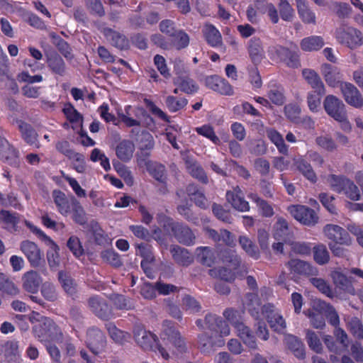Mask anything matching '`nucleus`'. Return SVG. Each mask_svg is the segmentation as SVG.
Here are the masks:
<instances>
[{"label":"nucleus","instance_id":"nucleus-1","mask_svg":"<svg viewBox=\"0 0 363 363\" xmlns=\"http://www.w3.org/2000/svg\"><path fill=\"white\" fill-rule=\"evenodd\" d=\"M244 305L255 320H259L260 314H262L274 331L283 333L285 330L286 322L280 311L271 303L261 306V301L257 293H247L245 295Z\"/></svg>","mask_w":363,"mask_h":363},{"label":"nucleus","instance_id":"nucleus-2","mask_svg":"<svg viewBox=\"0 0 363 363\" xmlns=\"http://www.w3.org/2000/svg\"><path fill=\"white\" fill-rule=\"evenodd\" d=\"M52 198L57 211L62 216L70 215L73 221L79 225L86 222V213L80 202L74 196H66L60 190L52 192Z\"/></svg>","mask_w":363,"mask_h":363},{"label":"nucleus","instance_id":"nucleus-3","mask_svg":"<svg viewBox=\"0 0 363 363\" xmlns=\"http://www.w3.org/2000/svg\"><path fill=\"white\" fill-rule=\"evenodd\" d=\"M306 82L313 89L307 94L306 102L309 111L318 113L320 109L321 98L326 93L325 85L318 74L311 69H303L302 72Z\"/></svg>","mask_w":363,"mask_h":363},{"label":"nucleus","instance_id":"nucleus-4","mask_svg":"<svg viewBox=\"0 0 363 363\" xmlns=\"http://www.w3.org/2000/svg\"><path fill=\"white\" fill-rule=\"evenodd\" d=\"M270 58L273 60H279L290 68L301 67L300 51L298 46L293 43L289 47L281 45L271 46L268 49Z\"/></svg>","mask_w":363,"mask_h":363},{"label":"nucleus","instance_id":"nucleus-5","mask_svg":"<svg viewBox=\"0 0 363 363\" xmlns=\"http://www.w3.org/2000/svg\"><path fill=\"white\" fill-rule=\"evenodd\" d=\"M33 333L38 340L43 343L47 342H62L63 333L61 328L51 318L41 317L33 326Z\"/></svg>","mask_w":363,"mask_h":363},{"label":"nucleus","instance_id":"nucleus-6","mask_svg":"<svg viewBox=\"0 0 363 363\" xmlns=\"http://www.w3.org/2000/svg\"><path fill=\"white\" fill-rule=\"evenodd\" d=\"M323 108L330 118L340 123L342 130L349 131L352 129L347 118L346 106L341 99L333 94H329L323 101Z\"/></svg>","mask_w":363,"mask_h":363},{"label":"nucleus","instance_id":"nucleus-7","mask_svg":"<svg viewBox=\"0 0 363 363\" xmlns=\"http://www.w3.org/2000/svg\"><path fill=\"white\" fill-rule=\"evenodd\" d=\"M133 333L135 342L143 350H149L158 352L166 361L170 359L169 353L167 349L161 345L155 335L140 328L135 329Z\"/></svg>","mask_w":363,"mask_h":363},{"label":"nucleus","instance_id":"nucleus-8","mask_svg":"<svg viewBox=\"0 0 363 363\" xmlns=\"http://www.w3.org/2000/svg\"><path fill=\"white\" fill-rule=\"evenodd\" d=\"M329 181L333 191L345 194L352 201H358L361 198L359 189L352 180L346 177L330 174Z\"/></svg>","mask_w":363,"mask_h":363},{"label":"nucleus","instance_id":"nucleus-9","mask_svg":"<svg viewBox=\"0 0 363 363\" xmlns=\"http://www.w3.org/2000/svg\"><path fill=\"white\" fill-rule=\"evenodd\" d=\"M335 38L343 45L354 49L363 43L362 33L353 27L340 28L335 30Z\"/></svg>","mask_w":363,"mask_h":363},{"label":"nucleus","instance_id":"nucleus-10","mask_svg":"<svg viewBox=\"0 0 363 363\" xmlns=\"http://www.w3.org/2000/svg\"><path fill=\"white\" fill-rule=\"evenodd\" d=\"M86 346L94 355L101 354L107 345L106 337L104 333L96 326H91L86 330Z\"/></svg>","mask_w":363,"mask_h":363},{"label":"nucleus","instance_id":"nucleus-11","mask_svg":"<svg viewBox=\"0 0 363 363\" xmlns=\"http://www.w3.org/2000/svg\"><path fill=\"white\" fill-rule=\"evenodd\" d=\"M124 113L118 114L121 122L127 127L140 126L143 118H150L149 114L143 106H132L126 105L124 107Z\"/></svg>","mask_w":363,"mask_h":363},{"label":"nucleus","instance_id":"nucleus-12","mask_svg":"<svg viewBox=\"0 0 363 363\" xmlns=\"http://www.w3.org/2000/svg\"><path fill=\"white\" fill-rule=\"evenodd\" d=\"M160 337L164 342H170L181 354L186 351V343L179 333L176 330L172 321L168 320L163 321Z\"/></svg>","mask_w":363,"mask_h":363},{"label":"nucleus","instance_id":"nucleus-13","mask_svg":"<svg viewBox=\"0 0 363 363\" xmlns=\"http://www.w3.org/2000/svg\"><path fill=\"white\" fill-rule=\"evenodd\" d=\"M292 216L305 225L311 226L318 223V217L315 211L304 205H291L288 207Z\"/></svg>","mask_w":363,"mask_h":363},{"label":"nucleus","instance_id":"nucleus-14","mask_svg":"<svg viewBox=\"0 0 363 363\" xmlns=\"http://www.w3.org/2000/svg\"><path fill=\"white\" fill-rule=\"evenodd\" d=\"M205 86L216 93L224 96L233 94V88L225 78L218 74L208 75L203 79Z\"/></svg>","mask_w":363,"mask_h":363},{"label":"nucleus","instance_id":"nucleus-15","mask_svg":"<svg viewBox=\"0 0 363 363\" xmlns=\"http://www.w3.org/2000/svg\"><path fill=\"white\" fill-rule=\"evenodd\" d=\"M205 329L219 335L220 337L230 334V328L226 320L216 314H206L204 319Z\"/></svg>","mask_w":363,"mask_h":363},{"label":"nucleus","instance_id":"nucleus-16","mask_svg":"<svg viewBox=\"0 0 363 363\" xmlns=\"http://www.w3.org/2000/svg\"><path fill=\"white\" fill-rule=\"evenodd\" d=\"M340 89L345 101L354 107L361 108L363 106V98L359 90L352 84L349 82H341Z\"/></svg>","mask_w":363,"mask_h":363},{"label":"nucleus","instance_id":"nucleus-17","mask_svg":"<svg viewBox=\"0 0 363 363\" xmlns=\"http://www.w3.org/2000/svg\"><path fill=\"white\" fill-rule=\"evenodd\" d=\"M89 306L92 313L101 319L108 320L112 316V310L106 301L98 296L89 298Z\"/></svg>","mask_w":363,"mask_h":363},{"label":"nucleus","instance_id":"nucleus-18","mask_svg":"<svg viewBox=\"0 0 363 363\" xmlns=\"http://www.w3.org/2000/svg\"><path fill=\"white\" fill-rule=\"evenodd\" d=\"M173 233L174 238L182 245L190 247L196 242V235L193 230L187 225L178 223Z\"/></svg>","mask_w":363,"mask_h":363},{"label":"nucleus","instance_id":"nucleus-19","mask_svg":"<svg viewBox=\"0 0 363 363\" xmlns=\"http://www.w3.org/2000/svg\"><path fill=\"white\" fill-rule=\"evenodd\" d=\"M286 265L292 274L301 276H316L318 272L315 267L299 259H291L287 262Z\"/></svg>","mask_w":363,"mask_h":363},{"label":"nucleus","instance_id":"nucleus-20","mask_svg":"<svg viewBox=\"0 0 363 363\" xmlns=\"http://www.w3.org/2000/svg\"><path fill=\"white\" fill-rule=\"evenodd\" d=\"M225 199L233 208L239 211L245 212L250 209V203L245 199L239 186L234 187L233 191H228L225 194Z\"/></svg>","mask_w":363,"mask_h":363},{"label":"nucleus","instance_id":"nucleus-21","mask_svg":"<svg viewBox=\"0 0 363 363\" xmlns=\"http://www.w3.org/2000/svg\"><path fill=\"white\" fill-rule=\"evenodd\" d=\"M46 64L50 72L55 74L63 76L66 74V63L62 57L55 50L45 52Z\"/></svg>","mask_w":363,"mask_h":363},{"label":"nucleus","instance_id":"nucleus-22","mask_svg":"<svg viewBox=\"0 0 363 363\" xmlns=\"http://www.w3.org/2000/svg\"><path fill=\"white\" fill-rule=\"evenodd\" d=\"M325 235L334 242L339 245H350L351 239L349 233L342 227L328 224L323 229Z\"/></svg>","mask_w":363,"mask_h":363},{"label":"nucleus","instance_id":"nucleus-23","mask_svg":"<svg viewBox=\"0 0 363 363\" xmlns=\"http://www.w3.org/2000/svg\"><path fill=\"white\" fill-rule=\"evenodd\" d=\"M33 232L37 235V236L45 242V243L50 247V248L55 251V252H52V254H50V252L47 253V258L48 263L50 267H55L58 265L59 264V247L58 245L54 242V240L49 236H48L43 231L40 230L39 228H35L33 230Z\"/></svg>","mask_w":363,"mask_h":363},{"label":"nucleus","instance_id":"nucleus-24","mask_svg":"<svg viewBox=\"0 0 363 363\" xmlns=\"http://www.w3.org/2000/svg\"><path fill=\"white\" fill-rule=\"evenodd\" d=\"M0 158L4 162L14 167L19 166L16 150L10 145L9 142L0 136Z\"/></svg>","mask_w":363,"mask_h":363},{"label":"nucleus","instance_id":"nucleus-25","mask_svg":"<svg viewBox=\"0 0 363 363\" xmlns=\"http://www.w3.org/2000/svg\"><path fill=\"white\" fill-rule=\"evenodd\" d=\"M24 255L34 267H39L44 260L43 254L34 242L24 240Z\"/></svg>","mask_w":363,"mask_h":363},{"label":"nucleus","instance_id":"nucleus-26","mask_svg":"<svg viewBox=\"0 0 363 363\" xmlns=\"http://www.w3.org/2000/svg\"><path fill=\"white\" fill-rule=\"evenodd\" d=\"M135 146L129 140H122L116 146V154L122 162H129L133 156Z\"/></svg>","mask_w":363,"mask_h":363},{"label":"nucleus","instance_id":"nucleus-27","mask_svg":"<svg viewBox=\"0 0 363 363\" xmlns=\"http://www.w3.org/2000/svg\"><path fill=\"white\" fill-rule=\"evenodd\" d=\"M173 83L179 89V91L186 94H194L199 90L197 82L190 77L189 74L179 78H174Z\"/></svg>","mask_w":363,"mask_h":363},{"label":"nucleus","instance_id":"nucleus-28","mask_svg":"<svg viewBox=\"0 0 363 363\" xmlns=\"http://www.w3.org/2000/svg\"><path fill=\"white\" fill-rule=\"evenodd\" d=\"M202 32L205 40L210 46L217 48L223 45L222 35L213 24H206Z\"/></svg>","mask_w":363,"mask_h":363},{"label":"nucleus","instance_id":"nucleus-29","mask_svg":"<svg viewBox=\"0 0 363 363\" xmlns=\"http://www.w3.org/2000/svg\"><path fill=\"white\" fill-rule=\"evenodd\" d=\"M274 237L285 243L290 242L293 238V233L289 229L287 221L282 217H279L274 225Z\"/></svg>","mask_w":363,"mask_h":363},{"label":"nucleus","instance_id":"nucleus-30","mask_svg":"<svg viewBox=\"0 0 363 363\" xmlns=\"http://www.w3.org/2000/svg\"><path fill=\"white\" fill-rule=\"evenodd\" d=\"M195 257L201 264L206 267L213 266L216 261L215 250L210 247H197L195 251Z\"/></svg>","mask_w":363,"mask_h":363},{"label":"nucleus","instance_id":"nucleus-31","mask_svg":"<svg viewBox=\"0 0 363 363\" xmlns=\"http://www.w3.org/2000/svg\"><path fill=\"white\" fill-rule=\"evenodd\" d=\"M170 252L175 262L181 266L188 267L194 262V257L191 252L178 245L172 246Z\"/></svg>","mask_w":363,"mask_h":363},{"label":"nucleus","instance_id":"nucleus-32","mask_svg":"<svg viewBox=\"0 0 363 363\" xmlns=\"http://www.w3.org/2000/svg\"><path fill=\"white\" fill-rule=\"evenodd\" d=\"M220 260L228 267L237 270L240 268L242 262L241 257L235 250L225 248L218 252Z\"/></svg>","mask_w":363,"mask_h":363},{"label":"nucleus","instance_id":"nucleus-33","mask_svg":"<svg viewBox=\"0 0 363 363\" xmlns=\"http://www.w3.org/2000/svg\"><path fill=\"white\" fill-rule=\"evenodd\" d=\"M353 277H347L339 271H333L332 273V280L333 284L340 289L354 294L355 289L353 286Z\"/></svg>","mask_w":363,"mask_h":363},{"label":"nucleus","instance_id":"nucleus-34","mask_svg":"<svg viewBox=\"0 0 363 363\" xmlns=\"http://www.w3.org/2000/svg\"><path fill=\"white\" fill-rule=\"evenodd\" d=\"M321 72L324 79L330 87H340V72L337 69L330 64H324L321 67Z\"/></svg>","mask_w":363,"mask_h":363},{"label":"nucleus","instance_id":"nucleus-35","mask_svg":"<svg viewBox=\"0 0 363 363\" xmlns=\"http://www.w3.org/2000/svg\"><path fill=\"white\" fill-rule=\"evenodd\" d=\"M185 165L188 172L194 178L203 184H207L208 182V178L196 160H194L191 158H187L185 160Z\"/></svg>","mask_w":363,"mask_h":363},{"label":"nucleus","instance_id":"nucleus-36","mask_svg":"<svg viewBox=\"0 0 363 363\" xmlns=\"http://www.w3.org/2000/svg\"><path fill=\"white\" fill-rule=\"evenodd\" d=\"M186 192L190 199L200 208L206 209L208 207L207 199L204 194L195 184H190L186 187Z\"/></svg>","mask_w":363,"mask_h":363},{"label":"nucleus","instance_id":"nucleus-37","mask_svg":"<svg viewBox=\"0 0 363 363\" xmlns=\"http://www.w3.org/2000/svg\"><path fill=\"white\" fill-rule=\"evenodd\" d=\"M286 344L288 348L294 353V355L300 359L306 358V350L304 349V344L297 337L289 335L286 339Z\"/></svg>","mask_w":363,"mask_h":363},{"label":"nucleus","instance_id":"nucleus-38","mask_svg":"<svg viewBox=\"0 0 363 363\" xmlns=\"http://www.w3.org/2000/svg\"><path fill=\"white\" fill-rule=\"evenodd\" d=\"M155 142L152 136L145 132L142 135L141 140L140 141V152L138 154V160L140 161H147V158L150 155V151L153 149Z\"/></svg>","mask_w":363,"mask_h":363},{"label":"nucleus","instance_id":"nucleus-39","mask_svg":"<svg viewBox=\"0 0 363 363\" xmlns=\"http://www.w3.org/2000/svg\"><path fill=\"white\" fill-rule=\"evenodd\" d=\"M236 331L238 337L248 347L253 350L257 348L256 337L249 326H246L245 323L238 324Z\"/></svg>","mask_w":363,"mask_h":363},{"label":"nucleus","instance_id":"nucleus-40","mask_svg":"<svg viewBox=\"0 0 363 363\" xmlns=\"http://www.w3.org/2000/svg\"><path fill=\"white\" fill-rule=\"evenodd\" d=\"M299 17L303 23L315 25L316 18L315 13L308 6L306 0H296Z\"/></svg>","mask_w":363,"mask_h":363},{"label":"nucleus","instance_id":"nucleus-41","mask_svg":"<svg viewBox=\"0 0 363 363\" xmlns=\"http://www.w3.org/2000/svg\"><path fill=\"white\" fill-rule=\"evenodd\" d=\"M324 44V40L321 36L311 35L301 40V48L303 52H314L322 48Z\"/></svg>","mask_w":363,"mask_h":363},{"label":"nucleus","instance_id":"nucleus-42","mask_svg":"<svg viewBox=\"0 0 363 363\" xmlns=\"http://www.w3.org/2000/svg\"><path fill=\"white\" fill-rule=\"evenodd\" d=\"M91 233L96 245L106 246L110 245L111 240L108 235L100 227L96 222L91 223Z\"/></svg>","mask_w":363,"mask_h":363},{"label":"nucleus","instance_id":"nucleus-43","mask_svg":"<svg viewBox=\"0 0 363 363\" xmlns=\"http://www.w3.org/2000/svg\"><path fill=\"white\" fill-rule=\"evenodd\" d=\"M267 96L275 106H283L286 101L284 89L281 85L277 84H270Z\"/></svg>","mask_w":363,"mask_h":363},{"label":"nucleus","instance_id":"nucleus-44","mask_svg":"<svg viewBox=\"0 0 363 363\" xmlns=\"http://www.w3.org/2000/svg\"><path fill=\"white\" fill-rule=\"evenodd\" d=\"M41 282V278L36 271H28L24 274V289L29 292L36 293Z\"/></svg>","mask_w":363,"mask_h":363},{"label":"nucleus","instance_id":"nucleus-45","mask_svg":"<svg viewBox=\"0 0 363 363\" xmlns=\"http://www.w3.org/2000/svg\"><path fill=\"white\" fill-rule=\"evenodd\" d=\"M239 244L242 249L254 259H257L260 257V253L256 244L247 236L240 235L238 238Z\"/></svg>","mask_w":363,"mask_h":363},{"label":"nucleus","instance_id":"nucleus-46","mask_svg":"<svg viewBox=\"0 0 363 363\" xmlns=\"http://www.w3.org/2000/svg\"><path fill=\"white\" fill-rule=\"evenodd\" d=\"M262 52L263 48L261 40L255 37L250 39L248 44V52L253 63L255 64L260 62Z\"/></svg>","mask_w":363,"mask_h":363},{"label":"nucleus","instance_id":"nucleus-47","mask_svg":"<svg viewBox=\"0 0 363 363\" xmlns=\"http://www.w3.org/2000/svg\"><path fill=\"white\" fill-rule=\"evenodd\" d=\"M145 167L150 176L160 182H164L166 177L164 175L165 167L164 165L157 163V162L145 160Z\"/></svg>","mask_w":363,"mask_h":363},{"label":"nucleus","instance_id":"nucleus-48","mask_svg":"<svg viewBox=\"0 0 363 363\" xmlns=\"http://www.w3.org/2000/svg\"><path fill=\"white\" fill-rule=\"evenodd\" d=\"M107 36L110 38L111 43L119 50H128L130 48V42L123 34L112 29L108 30Z\"/></svg>","mask_w":363,"mask_h":363},{"label":"nucleus","instance_id":"nucleus-49","mask_svg":"<svg viewBox=\"0 0 363 363\" xmlns=\"http://www.w3.org/2000/svg\"><path fill=\"white\" fill-rule=\"evenodd\" d=\"M106 328L111 338L119 345H123L125 342H128V339L130 337L129 333L118 329L113 323H106Z\"/></svg>","mask_w":363,"mask_h":363},{"label":"nucleus","instance_id":"nucleus-50","mask_svg":"<svg viewBox=\"0 0 363 363\" xmlns=\"http://www.w3.org/2000/svg\"><path fill=\"white\" fill-rule=\"evenodd\" d=\"M267 135L269 140L277 146V149L280 153L286 154L288 152V146L285 144L280 132L271 128L267 130Z\"/></svg>","mask_w":363,"mask_h":363},{"label":"nucleus","instance_id":"nucleus-51","mask_svg":"<svg viewBox=\"0 0 363 363\" xmlns=\"http://www.w3.org/2000/svg\"><path fill=\"white\" fill-rule=\"evenodd\" d=\"M188 99L185 97H177L172 95L167 96L165 99L166 106L170 113L178 112L186 107Z\"/></svg>","mask_w":363,"mask_h":363},{"label":"nucleus","instance_id":"nucleus-52","mask_svg":"<svg viewBox=\"0 0 363 363\" xmlns=\"http://www.w3.org/2000/svg\"><path fill=\"white\" fill-rule=\"evenodd\" d=\"M312 251L313 259L317 264L323 265L329 262L330 256L325 245L317 244L312 247Z\"/></svg>","mask_w":363,"mask_h":363},{"label":"nucleus","instance_id":"nucleus-53","mask_svg":"<svg viewBox=\"0 0 363 363\" xmlns=\"http://www.w3.org/2000/svg\"><path fill=\"white\" fill-rule=\"evenodd\" d=\"M296 166L298 170L302 173V174L312 183H315L317 181V176L313 171L311 164L306 162L304 158H298L296 162Z\"/></svg>","mask_w":363,"mask_h":363},{"label":"nucleus","instance_id":"nucleus-54","mask_svg":"<svg viewBox=\"0 0 363 363\" xmlns=\"http://www.w3.org/2000/svg\"><path fill=\"white\" fill-rule=\"evenodd\" d=\"M19 221V218L16 216L15 213L9 211H0V222L3 223L10 231H16V225Z\"/></svg>","mask_w":363,"mask_h":363},{"label":"nucleus","instance_id":"nucleus-55","mask_svg":"<svg viewBox=\"0 0 363 363\" xmlns=\"http://www.w3.org/2000/svg\"><path fill=\"white\" fill-rule=\"evenodd\" d=\"M253 202L258 207L262 216L264 218H271L274 213L272 206L265 200L259 198L256 194H251L250 196Z\"/></svg>","mask_w":363,"mask_h":363},{"label":"nucleus","instance_id":"nucleus-56","mask_svg":"<svg viewBox=\"0 0 363 363\" xmlns=\"http://www.w3.org/2000/svg\"><path fill=\"white\" fill-rule=\"evenodd\" d=\"M172 41L177 50H182L189 46L190 43L189 35L183 30H177L172 35Z\"/></svg>","mask_w":363,"mask_h":363},{"label":"nucleus","instance_id":"nucleus-57","mask_svg":"<svg viewBox=\"0 0 363 363\" xmlns=\"http://www.w3.org/2000/svg\"><path fill=\"white\" fill-rule=\"evenodd\" d=\"M58 279L62 289L67 294L73 295L76 293V284L65 271L59 272Z\"/></svg>","mask_w":363,"mask_h":363},{"label":"nucleus","instance_id":"nucleus-58","mask_svg":"<svg viewBox=\"0 0 363 363\" xmlns=\"http://www.w3.org/2000/svg\"><path fill=\"white\" fill-rule=\"evenodd\" d=\"M233 270L234 269L226 267H220L218 269L217 271H216L214 269H210L208 271V274L211 277H213L215 274H217L221 280L232 283L235 279V274L234 273Z\"/></svg>","mask_w":363,"mask_h":363},{"label":"nucleus","instance_id":"nucleus-59","mask_svg":"<svg viewBox=\"0 0 363 363\" xmlns=\"http://www.w3.org/2000/svg\"><path fill=\"white\" fill-rule=\"evenodd\" d=\"M54 44L57 47L58 51L67 60H72L74 59L72 54V49L69 44L65 41V39L58 36L54 40Z\"/></svg>","mask_w":363,"mask_h":363},{"label":"nucleus","instance_id":"nucleus-60","mask_svg":"<svg viewBox=\"0 0 363 363\" xmlns=\"http://www.w3.org/2000/svg\"><path fill=\"white\" fill-rule=\"evenodd\" d=\"M243 313V311H240L232 308H228L223 312V316L237 330L238 324H244V323L240 320Z\"/></svg>","mask_w":363,"mask_h":363},{"label":"nucleus","instance_id":"nucleus-61","mask_svg":"<svg viewBox=\"0 0 363 363\" xmlns=\"http://www.w3.org/2000/svg\"><path fill=\"white\" fill-rule=\"evenodd\" d=\"M0 291L12 296L19 293V290L15 284L6 274L1 272H0Z\"/></svg>","mask_w":363,"mask_h":363},{"label":"nucleus","instance_id":"nucleus-62","mask_svg":"<svg viewBox=\"0 0 363 363\" xmlns=\"http://www.w3.org/2000/svg\"><path fill=\"white\" fill-rule=\"evenodd\" d=\"M306 342L308 347L317 354H320L323 351V345L318 335L313 331H306Z\"/></svg>","mask_w":363,"mask_h":363},{"label":"nucleus","instance_id":"nucleus-63","mask_svg":"<svg viewBox=\"0 0 363 363\" xmlns=\"http://www.w3.org/2000/svg\"><path fill=\"white\" fill-rule=\"evenodd\" d=\"M310 282L313 286L317 288L321 293L328 297H333L334 292L331 289L330 285L323 279L320 278H311Z\"/></svg>","mask_w":363,"mask_h":363},{"label":"nucleus","instance_id":"nucleus-64","mask_svg":"<svg viewBox=\"0 0 363 363\" xmlns=\"http://www.w3.org/2000/svg\"><path fill=\"white\" fill-rule=\"evenodd\" d=\"M347 329L357 339H363V324L358 318H352L348 323Z\"/></svg>","mask_w":363,"mask_h":363}]
</instances>
